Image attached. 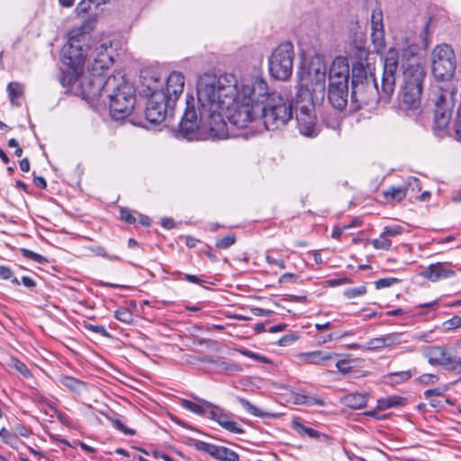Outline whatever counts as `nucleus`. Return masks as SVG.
Returning a JSON list of instances; mask_svg holds the SVG:
<instances>
[{"instance_id": "obj_27", "label": "nucleus", "mask_w": 461, "mask_h": 461, "mask_svg": "<svg viewBox=\"0 0 461 461\" xmlns=\"http://www.w3.org/2000/svg\"><path fill=\"white\" fill-rule=\"evenodd\" d=\"M84 69H77V68H68L61 70L59 76V81L60 84L67 87L69 91L73 92L78 89L79 78Z\"/></svg>"}, {"instance_id": "obj_61", "label": "nucleus", "mask_w": 461, "mask_h": 461, "mask_svg": "<svg viewBox=\"0 0 461 461\" xmlns=\"http://www.w3.org/2000/svg\"><path fill=\"white\" fill-rule=\"evenodd\" d=\"M382 337H383L384 348L392 347L400 342L399 336L396 334H388V335L382 336Z\"/></svg>"}, {"instance_id": "obj_59", "label": "nucleus", "mask_w": 461, "mask_h": 461, "mask_svg": "<svg viewBox=\"0 0 461 461\" xmlns=\"http://www.w3.org/2000/svg\"><path fill=\"white\" fill-rule=\"evenodd\" d=\"M438 380V376L432 374H423L418 377V382L421 384H434Z\"/></svg>"}, {"instance_id": "obj_7", "label": "nucleus", "mask_w": 461, "mask_h": 461, "mask_svg": "<svg viewBox=\"0 0 461 461\" xmlns=\"http://www.w3.org/2000/svg\"><path fill=\"white\" fill-rule=\"evenodd\" d=\"M185 109L176 131V137L189 141L206 140L205 125L201 118V112L197 113L193 96L186 98Z\"/></svg>"}, {"instance_id": "obj_43", "label": "nucleus", "mask_w": 461, "mask_h": 461, "mask_svg": "<svg viewBox=\"0 0 461 461\" xmlns=\"http://www.w3.org/2000/svg\"><path fill=\"white\" fill-rule=\"evenodd\" d=\"M8 365L10 367L14 368L26 378L31 377L32 375L27 366L14 357H11L10 363Z\"/></svg>"}, {"instance_id": "obj_20", "label": "nucleus", "mask_w": 461, "mask_h": 461, "mask_svg": "<svg viewBox=\"0 0 461 461\" xmlns=\"http://www.w3.org/2000/svg\"><path fill=\"white\" fill-rule=\"evenodd\" d=\"M327 98L334 109L343 111L348 104V84H328Z\"/></svg>"}, {"instance_id": "obj_1", "label": "nucleus", "mask_w": 461, "mask_h": 461, "mask_svg": "<svg viewBox=\"0 0 461 461\" xmlns=\"http://www.w3.org/2000/svg\"><path fill=\"white\" fill-rule=\"evenodd\" d=\"M384 70L381 89L376 80H370L363 86L351 87V104L354 110L365 107H375L378 103L388 104L394 93L396 72L399 67V53L394 48H390L383 58Z\"/></svg>"}, {"instance_id": "obj_48", "label": "nucleus", "mask_w": 461, "mask_h": 461, "mask_svg": "<svg viewBox=\"0 0 461 461\" xmlns=\"http://www.w3.org/2000/svg\"><path fill=\"white\" fill-rule=\"evenodd\" d=\"M236 242V235L230 234L223 238L218 239L215 242V248L218 249H227Z\"/></svg>"}, {"instance_id": "obj_53", "label": "nucleus", "mask_w": 461, "mask_h": 461, "mask_svg": "<svg viewBox=\"0 0 461 461\" xmlns=\"http://www.w3.org/2000/svg\"><path fill=\"white\" fill-rule=\"evenodd\" d=\"M401 280L395 277H385L380 278L375 282V287L376 289H383L386 287H390L393 285L400 283Z\"/></svg>"}, {"instance_id": "obj_24", "label": "nucleus", "mask_w": 461, "mask_h": 461, "mask_svg": "<svg viewBox=\"0 0 461 461\" xmlns=\"http://www.w3.org/2000/svg\"><path fill=\"white\" fill-rule=\"evenodd\" d=\"M95 57L91 63L90 70L95 73H104L113 63L112 55L108 52V47L104 44L100 45L95 50Z\"/></svg>"}, {"instance_id": "obj_28", "label": "nucleus", "mask_w": 461, "mask_h": 461, "mask_svg": "<svg viewBox=\"0 0 461 461\" xmlns=\"http://www.w3.org/2000/svg\"><path fill=\"white\" fill-rule=\"evenodd\" d=\"M197 402H193L187 399H181L180 405L185 409L198 415H207L210 409L213 408L214 405L203 399L194 397Z\"/></svg>"}, {"instance_id": "obj_15", "label": "nucleus", "mask_w": 461, "mask_h": 461, "mask_svg": "<svg viewBox=\"0 0 461 461\" xmlns=\"http://www.w3.org/2000/svg\"><path fill=\"white\" fill-rule=\"evenodd\" d=\"M326 66L319 65L315 67L312 64L307 70L301 68L297 71L298 81L306 83L311 88L314 89L323 101L325 96V82H326Z\"/></svg>"}, {"instance_id": "obj_36", "label": "nucleus", "mask_w": 461, "mask_h": 461, "mask_svg": "<svg viewBox=\"0 0 461 461\" xmlns=\"http://www.w3.org/2000/svg\"><path fill=\"white\" fill-rule=\"evenodd\" d=\"M406 400L398 395H391L377 400L376 410L384 411L393 407L404 406Z\"/></svg>"}, {"instance_id": "obj_30", "label": "nucleus", "mask_w": 461, "mask_h": 461, "mask_svg": "<svg viewBox=\"0 0 461 461\" xmlns=\"http://www.w3.org/2000/svg\"><path fill=\"white\" fill-rule=\"evenodd\" d=\"M369 395L367 393H351L344 395L340 402L350 409H362L366 406Z\"/></svg>"}, {"instance_id": "obj_32", "label": "nucleus", "mask_w": 461, "mask_h": 461, "mask_svg": "<svg viewBox=\"0 0 461 461\" xmlns=\"http://www.w3.org/2000/svg\"><path fill=\"white\" fill-rule=\"evenodd\" d=\"M59 382L68 390L77 394H80L87 388L86 384L84 381L70 375H61L59 378Z\"/></svg>"}, {"instance_id": "obj_4", "label": "nucleus", "mask_w": 461, "mask_h": 461, "mask_svg": "<svg viewBox=\"0 0 461 461\" xmlns=\"http://www.w3.org/2000/svg\"><path fill=\"white\" fill-rule=\"evenodd\" d=\"M402 67L403 84L399 93L402 104L406 109H417L421 102L426 70L418 62L402 63Z\"/></svg>"}, {"instance_id": "obj_38", "label": "nucleus", "mask_w": 461, "mask_h": 461, "mask_svg": "<svg viewBox=\"0 0 461 461\" xmlns=\"http://www.w3.org/2000/svg\"><path fill=\"white\" fill-rule=\"evenodd\" d=\"M104 415L116 429L120 430L123 434L130 436H133L136 434L135 429H130L123 424L122 419L120 418V415L117 414L116 412H112L111 414L104 413Z\"/></svg>"}, {"instance_id": "obj_29", "label": "nucleus", "mask_w": 461, "mask_h": 461, "mask_svg": "<svg viewBox=\"0 0 461 461\" xmlns=\"http://www.w3.org/2000/svg\"><path fill=\"white\" fill-rule=\"evenodd\" d=\"M334 356L336 354L333 352L315 350L300 354V358L306 364L324 366L327 362L331 361Z\"/></svg>"}, {"instance_id": "obj_14", "label": "nucleus", "mask_w": 461, "mask_h": 461, "mask_svg": "<svg viewBox=\"0 0 461 461\" xmlns=\"http://www.w3.org/2000/svg\"><path fill=\"white\" fill-rule=\"evenodd\" d=\"M214 109L206 113H201V118L205 125L206 139H226L229 137L228 126L221 111Z\"/></svg>"}, {"instance_id": "obj_63", "label": "nucleus", "mask_w": 461, "mask_h": 461, "mask_svg": "<svg viewBox=\"0 0 461 461\" xmlns=\"http://www.w3.org/2000/svg\"><path fill=\"white\" fill-rule=\"evenodd\" d=\"M447 390V386L445 388L437 387L433 389H429L424 392V396L427 399L430 398L431 396H441Z\"/></svg>"}, {"instance_id": "obj_35", "label": "nucleus", "mask_w": 461, "mask_h": 461, "mask_svg": "<svg viewBox=\"0 0 461 461\" xmlns=\"http://www.w3.org/2000/svg\"><path fill=\"white\" fill-rule=\"evenodd\" d=\"M411 376V370L392 372L384 375V383L387 385L394 386L408 381Z\"/></svg>"}, {"instance_id": "obj_51", "label": "nucleus", "mask_w": 461, "mask_h": 461, "mask_svg": "<svg viewBox=\"0 0 461 461\" xmlns=\"http://www.w3.org/2000/svg\"><path fill=\"white\" fill-rule=\"evenodd\" d=\"M0 438L5 444L12 447L18 441L17 434L8 431L5 428L0 429Z\"/></svg>"}, {"instance_id": "obj_6", "label": "nucleus", "mask_w": 461, "mask_h": 461, "mask_svg": "<svg viewBox=\"0 0 461 461\" xmlns=\"http://www.w3.org/2000/svg\"><path fill=\"white\" fill-rule=\"evenodd\" d=\"M107 93L109 97V108L111 116L114 120H122L128 117L133 111L136 103V91L133 85L122 82L114 86H110Z\"/></svg>"}, {"instance_id": "obj_16", "label": "nucleus", "mask_w": 461, "mask_h": 461, "mask_svg": "<svg viewBox=\"0 0 461 461\" xmlns=\"http://www.w3.org/2000/svg\"><path fill=\"white\" fill-rule=\"evenodd\" d=\"M451 116L452 109L447 104L443 95H440L436 102L434 124L432 126L433 131L437 136L443 137L447 133Z\"/></svg>"}, {"instance_id": "obj_26", "label": "nucleus", "mask_w": 461, "mask_h": 461, "mask_svg": "<svg viewBox=\"0 0 461 461\" xmlns=\"http://www.w3.org/2000/svg\"><path fill=\"white\" fill-rule=\"evenodd\" d=\"M208 417L217 421L222 428L230 432L237 434L244 433V429L238 426L237 422L230 420L228 415L223 413L222 411L216 406L210 409Z\"/></svg>"}, {"instance_id": "obj_54", "label": "nucleus", "mask_w": 461, "mask_h": 461, "mask_svg": "<svg viewBox=\"0 0 461 461\" xmlns=\"http://www.w3.org/2000/svg\"><path fill=\"white\" fill-rule=\"evenodd\" d=\"M92 251L96 255V256H99V257H102V258H107L109 260H112V261H121L122 258L119 257V256H116V255H109L107 252H106V249L102 247V246H97V247H95L92 249Z\"/></svg>"}, {"instance_id": "obj_49", "label": "nucleus", "mask_w": 461, "mask_h": 461, "mask_svg": "<svg viewBox=\"0 0 461 461\" xmlns=\"http://www.w3.org/2000/svg\"><path fill=\"white\" fill-rule=\"evenodd\" d=\"M95 3H96V5L100 4L98 0H81L75 9L76 14L79 16L86 15L91 9V5Z\"/></svg>"}, {"instance_id": "obj_52", "label": "nucleus", "mask_w": 461, "mask_h": 461, "mask_svg": "<svg viewBox=\"0 0 461 461\" xmlns=\"http://www.w3.org/2000/svg\"><path fill=\"white\" fill-rule=\"evenodd\" d=\"M20 251L23 257L31 260H33L37 263L42 264L47 262V259L42 255L33 252L28 249L23 248L20 249Z\"/></svg>"}, {"instance_id": "obj_3", "label": "nucleus", "mask_w": 461, "mask_h": 461, "mask_svg": "<svg viewBox=\"0 0 461 461\" xmlns=\"http://www.w3.org/2000/svg\"><path fill=\"white\" fill-rule=\"evenodd\" d=\"M197 100L201 113L214 109H224V106L235 101L238 95V83L231 74L220 77L203 74L196 85Z\"/></svg>"}, {"instance_id": "obj_17", "label": "nucleus", "mask_w": 461, "mask_h": 461, "mask_svg": "<svg viewBox=\"0 0 461 461\" xmlns=\"http://www.w3.org/2000/svg\"><path fill=\"white\" fill-rule=\"evenodd\" d=\"M194 447L197 451L206 453L219 461H239L240 456L235 451L221 446L195 439Z\"/></svg>"}, {"instance_id": "obj_58", "label": "nucleus", "mask_w": 461, "mask_h": 461, "mask_svg": "<svg viewBox=\"0 0 461 461\" xmlns=\"http://www.w3.org/2000/svg\"><path fill=\"white\" fill-rule=\"evenodd\" d=\"M287 282L302 283L303 281L301 280V278L298 275L292 274V273H285L279 277L278 283L284 284V283H287Z\"/></svg>"}, {"instance_id": "obj_2", "label": "nucleus", "mask_w": 461, "mask_h": 461, "mask_svg": "<svg viewBox=\"0 0 461 461\" xmlns=\"http://www.w3.org/2000/svg\"><path fill=\"white\" fill-rule=\"evenodd\" d=\"M252 98H257L256 108L267 131L285 126L293 117V104L276 92H268V86L263 79L257 78L250 86Z\"/></svg>"}, {"instance_id": "obj_50", "label": "nucleus", "mask_w": 461, "mask_h": 461, "mask_svg": "<svg viewBox=\"0 0 461 461\" xmlns=\"http://www.w3.org/2000/svg\"><path fill=\"white\" fill-rule=\"evenodd\" d=\"M180 275H182V273L178 272V271L172 273L173 276H180ZM203 276H195V275H191V274H183V279L185 281L192 283V284H195V285H201V286H203V284L207 283L204 279H203Z\"/></svg>"}, {"instance_id": "obj_9", "label": "nucleus", "mask_w": 461, "mask_h": 461, "mask_svg": "<svg viewBox=\"0 0 461 461\" xmlns=\"http://www.w3.org/2000/svg\"><path fill=\"white\" fill-rule=\"evenodd\" d=\"M86 34L80 29H73L68 33V41L61 50V60L68 68L84 69L86 52L84 47Z\"/></svg>"}, {"instance_id": "obj_64", "label": "nucleus", "mask_w": 461, "mask_h": 461, "mask_svg": "<svg viewBox=\"0 0 461 461\" xmlns=\"http://www.w3.org/2000/svg\"><path fill=\"white\" fill-rule=\"evenodd\" d=\"M298 339V336L295 334H287L283 336L279 340L278 344L282 347H286Z\"/></svg>"}, {"instance_id": "obj_5", "label": "nucleus", "mask_w": 461, "mask_h": 461, "mask_svg": "<svg viewBox=\"0 0 461 461\" xmlns=\"http://www.w3.org/2000/svg\"><path fill=\"white\" fill-rule=\"evenodd\" d=\"M256 98H252L250 86H245L242 88V98L240 100V94L235 101L224 106L227 111V119L230 124L243 129L253 121L259 120V113L256 108Z\"/></svg>"}, {"instance_id": "obj_56", "label": "nucleus", "mask_w": 461, "mask_h": 461, "mask_svg": "<svg viewBox=\"0 0 461 461\" xmlns=\"http://www.w3.org/2000/svg\"><path fill=\"white\" fill-rule=\"evenodd\" d=\"M366 293V287L361 285L358 287H350L345 290L344 295L348 298H355L363 295Z\"/></svg>"}, {"instance_id": "obj_34", "label": "nucleus", "mask_w": 461, "mask_h": 461, "mask_svg": "<svg viewBox=\"0 0 461 461\" xmlns=\"http://www.w3.org/2000/svg\"><path fill=\"white\" fill-rule=\"evenodd\" d=\"M383 196L388 203L401 202L406 197L407 187L402 186H390L383 191Z\"/></svg>"}, {"instance_id": "obj_45", "label": "nucleus", "mask_w": 461, "mask_h": 461, "mask_svg": "<svg viewBox=\"0 0 461 461\" xmlns=\"http://www.w3.org/2000/svg\"><path fill=\"white\" fill-rule=\"evenodd\" d=\"M134 211L127 207H121L119 210V219L127 224L132 225L137 221V217L134 215Z\"/></svg>"}, {"instance_id": "obj_55", "label": "nucleus", "mask_w": 461, "mask_h": 461, "mask_svg": "<svg viewBox=\"0 0 461 461\" xmlns=\"http://www.w3.org/2000/svg\"><path fill=\"white\" fill-rule=\"evenodd\" d=\"M461 327V316L455 315L443 322L445 330H452Z\"/></svg>"}, {"instance_id": "obj_13", "label": "nucleus", "mask_w": 461, "mask_h": 461, "mask_svg": "<svg viewBox=\"0 0 461 461\" xmlns=\"http://www.w3.org/2000/svg\"><path fill=\"white\" fill-rule=\"evenodd\" d=\"M295 119L299 132L306 137L313 138L320 133L315 106L311 104H302L295 106Z\"/></svg>"}, {"instance_id": "obj_8", "label": "nucleus", "mask_w": 461, "mask_h": 461, "mask_svg": "<svg viewBox=\"0 0 461 461\" xmlns=\"http://www.w3.org/2000/svg\"><path fill=\"white\" fill-rule=\"evenodd\" d=\"M294 59V45L286 41L279 44L268 59L270 75L278 80H286L293 72Z\"/></svg>"}, {"instance_id": "obj_19", "label": "nucleus", "mask_w": 461, "mask_h": 461, "mask_svg": "<svg viewBox=\"0 0 461 461\" xmlns=\"http://www.w3.org/2000/svg\"><path fill=\"white\" fill-rule=\"evenodd\" d=\"M141 92L148 97L154 95L156 93H163V78L159 73L146 69L140 73Z\"/></svg>"}, {"instance_id": "obj_10", "label": "nucleus", "mask_w": 461, "mask_h": 461, "mask_svg": "<svg viewBox=\"0 0 461 461\" xmlns=\"http://www.w3.org/2000/svg\"><path fill=\"white\" fill-rule=\"evenodd\" d=\"M433 76L440 81L450 79L456 71V60L452 47L448 44L437 45L431 53Z\"/></svg>"}, {"instance_id": "obj_33", "label": "nucleus", "mask_w": 461, "mask_h": 461, "mask_svg": "<svg viewBox=\"0 0 461 461\" xmlns=\"http://www.w3.org/2000/svg\"><path fill=\"white\" fill-rule=\"evenodd\" d=\"M292 427L300 436L307 435L311 438H317V439H319V438L328 439L329 438V437L326 434L321 433L312 428L304 426L298 420H293Z\"/></svg>"}, {"instance_id": "obj_40", "label": "nucleus", "mask_w": 461, "mask_h": 461, "mask_svg": "<svg viewBox=\"0 0 461 461\" xmlns=\"http://www.w3.org/2000/svg\"><path fill=\"white\" fill-rule=\"evenodd\" d=\"M237 400L249 413L255 417L265 418L267 416H270L269 413L261 411L259 408L256 407L249 400L243 397H237Z\"/></svg>"}, {"instance_id": "obj_41", "label": "nucleus", "mask_w": 461, "mask_h": 461, "mask_svg": "<svg viewBox=\"0 0 461 461\" xmlns=\"http://www.w3.org/2000/svg\"><path fill=\"white\" fill-rule=\"evenodd\" d=\"M7 92L11 104L19 105L16 99L23 95V86L18 82H11L7 86Z\"/></svg>"}, {"instance_id": "obj_37", "label": "nucleus", "mask_w": 461, "mask_h": 461, "mask_svg": "<svg viewBox=\"0 0 461 461\" xmlns=\"http://www.w3.org/2000/svg\"><path fill=\"white\" fill-rule=\"evenodd\" d=\"M293 402L299 405L306 406H324L325 402L322 399L307 395L302 393H294L293 394Z\"/></svg>"}, {"instance_id": "obj_60", "label": "nucleus", "mask_w": 461, "mask_h": 461, "mask_svg": "<svg viewBox=\"0 0 461 461\" xmlns=\"http://www.w3.org/2000/svg\"><path fill=\"white\" fill-rule=\"evenodd\" d=\"M336 367L342 374H347L351 371L352 366L346 359H339L336 362Z\"/></svg>"}, {"instance_id": "obj_39", "label": "nucleus", "mask_w": 461, "mask_h": 461, "mask_svg": "<svg viewBox=\"0 0 461 461\" xmlns=\"http://www.w3.org/2000/svg\"><path fill=\"white\" fill-rule=\"evenodd\" d=\"M448 353L444 348L436 347L433 348L428 355L429 357V363L430 365L436 366H441L445 364V359L447 357Z\"/></svg>"}, {"instance_id": "obj_62", "label": "nucleus", "mask_w": 461, "mask_h": 461, "mask_svg": "<svg viewBox=\"0 0 461 461\" xmlns=\"http://www.w3.org/2000/svg\"><path fill=\"white\" fill-rule=\"evenodd\" d=\"M384 348L383 337L375 338L368 341L367 348L368 349H379Z\"/></svg>"}, {"instance_id": "obj_23", "label": "nucleus", "mask_w": 461, "mask_h": 461, "mask_svg": "<svg viewBox=\"0 0 461 461\" xmlns=\"http://www.w3.org/2000/svg\"><path fill=\"white\" fill-rule=\"evenodd\" d=\"M456 275L452 269V264L449 262H438L430 264L422 272L423 277L431 282H438L441 279H447Z\"/></svg>"}, {"instance_id": "obj_44", "label": "nucleus", "mask_w": 461, "mask_h": 461, "mask_svg": "<svg viewBox=\"0 0 461 461\" xmlns=\"http://www.w3.org/2000/svg\"><path fill=\"white\" fill-rule=\"evenodd\" d=\"M114 317L121 322L131 324L134 318L131 311L125 307H121L114 312Z\"/></svg>"}, {"instance_id": "obj_31", "label": "nucleus", "mask_w": 461, "mask_h": 461, "mask_svg": "<svg viewBox=\"0 0 461 461\" xmlns=\"http://www.w3.org/2000/svg\"><path fill=\"white\" fill-rule=\"evenodd\" d=\"M372 41L378 48H384V30L383 24L382 12L379 10L377 21H371Z\"/></svg>"}, {"instance_id": "obj_57", "label": "nucleus", "mask_w": 461, "mask_h": 461, "mask_svg": "<svg viewBox=\"0 0 461 461\" xmlns=\"http://www.w3.org/2000/svg\"><path fill=\"white\" fill-rule=\"evenodd\" d=\"M403 232V228L400 225L386 226L383 230V236L387 238L396 237Z\"/></svg>"}, {"instance_id": "obj_18", "label": "nucleus", "mask_w": 461, "mask_h": 461, "mask_svg": "<svg viewBox=\"0 0 461 461\" xmlns=\"http://www.w3.org/2000/svg\"><path fill=\"white\" fill-rule=\"evenodd\" d=\"M350 77V68L346 58L336 57L329 69L328 84H348Z\"/></svg>"}, {"instance_id": "obj_21", "label": "nucleus", "mask_w": 461, "mask_h": 461, "mask_svg": "<svg viewBox=\"0 0 461 461\" xmlns=\"http://www.w3.org/2000/svg\"><path fill=\"white\" fill-rule=\"evenodd\" d=\"M185 86V77L178 71H173L167 77L166 86L163 87V94L170 98L173 104L183 93Z\"/></svg>"}, {"instance_id": "obj_47", "label": "nucleus", "mask_w": 461, "mask_h": 461, "mask_svg": "<svg viewBox=\"0 0 461 461\" xmlns=\"http://www.w3.org/2000/svg\"><path fill=\"white\" fill-rule=\"evenodd\" d=\"M371 244L375 249L389 250L392 247L391 240L386 236H383V232L380 234L378 239L373 240Z\"/></svg>"}, {"instance_id": "obj_42", "label": "nucleus", "mask_w": 461, "mask_h": 461, "mask_svg": "<svg viewBox=\"0 0 461 461\" xmlns=\"http://www.w3.org/2000/svg\"><path fill=\"white\" fill-rule=\"evenodd\" d=\"M443 367L448 371H452L456 374L461 373V358H456V357H452L448 354L447 357L445 359V364Z\"/></svg>"}, {"instance_id": "obj_22", "label": "nucleus", "mask_w": 461, "mask_h": 461, "mask_svg": "<svg viewBox=\"0 0 461 461\" xmlns=\"http://www.w3.org/2000/svg\"><path fill=\"white\" fill-rule=\"evenodd\" d=\"M370 80H376L370 65L362 60L353 62L351 68V87L360 86Z\"/></svg>"}, {"instance_id": "obj_25", "label": "nucleus", "mask_w": 461, "mask_h": 461, "mask_svg": "<svg viewBox=\"0 0 461 461\" xmlns=\"http://www.w3.org/2000/svg\"><path fill=\"white\" fill-rule=\"evenodd\" d=\"M319 101H321V97L314 89L307 86L306 83L298 81L297 92L295 95L296 106L308 104L315 106V104Z\"/></svg>"}, {"instance_id": "obj_12", "label": "nucleus", "mask_w": 461, "mask_h": 461, "mask_svg": "<svg viewBox=\"0 0 461 461\" xmlns=\"http://www.w3.org/2000/svg\"><path fill=\"white\" fill-rule=\"evenodd\" d=\"M92 78L86 81H80L76 95H80L85 99H94L102 96L103 94L110 92V86H114L116 77L110 76L106 79L103 73L94 74L91 71Z\"/></svg>"}, {"instance_id": "obj_11", "label": "nucleus", "mask_w": 461, "mask_h": 461, "mask_svg": "<svg viewBox=\"0 0 461 461\" xmlns=\"http://www.w3.org/2000/svg\"><path fill=\"white\" fill-rule=\"evenodd\" d=\"M175 104L163 93H156L149 96L144 111L145 119L151 125L163 122L174 110Z\"/></svg>"}, {"instance_id": "obj_46", "label": "nucleus", "mask_w": 461, "mask_h": 461, "mask_svg": "<svg viewBox=\"0 0 461 461\" xmlns=\"http://www.w3.org/2000/svg\"><path fill=\"white\" fill-rule=\"evenodd\" d=\"M82 326L85 330H86L88 331L99 334L105 338L111 337L110 333L106 330L105 327L103 325L93 324L88 321H84Z\"/></svg>"}]
</instances>
